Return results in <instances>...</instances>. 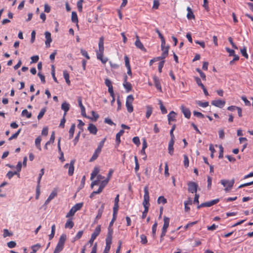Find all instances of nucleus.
I'll list each match as a JSON object with an SVG mask.
<instances>
[{
	"label": "nucleus",
	"instance_id": "37",
	"mask_svg": "<svg viewBox=\"0 0 253 253\" xmlns=\"http://www.w3.org/2000/svg\"><path fill=\"white\" fill-rule=\"evenodd\" d=\"M21 115L23 116H26L28 119L30 118L32 116L31 113L29 112L26 109L22 111Z\"/></svg>",
	"mask_w": 253,
	"mask_h": 253
},
{
	"label": "nucleus",
	"instance_id": "12",
	"mask_svg": "<svg viewBox=\"0 0 253 253\" xmlns=\"http://www.w3.org/2000/svg\"><path fill=\"white\" fill-rule=\"evenodd\" d=\"M45 37L46 39L45 44L46 46L48 47L50 46V43L52 42V39L51 38V34L49 32H45L44 33Z\"/></svg>",
	"mask_w": 253,
	"mask_h": 253
},
{
	"label": "nucleus",
	"instance_id": "16",
	"mask_svg": "<svg viewBox=\"0 0 253 253\" xmlns=\"http://www.w3.org/2000/svg\"><path fill=\"white\" fill-rule=\"evenodd\" d=\"M75 163V160H72L70 162V165L68 168V174L70 176H72L74 173Z\"/></svg>",
	"mask_w": 253,
	"mask_h": 253
},
{
	"label": "nucleus",
	"instance_id": "40",
	"mask_svg": "<svg viewBox=\"0 0 253 253\" xmlns=\"http://www.w3.org/2000/svg\"><path fill=\"white\" fill-rule=\"evenodd\" d=\"M41 246L39 244H36L32 247V253H35L41 248Z\"/></svg>",
	"mask_w": 253,
	"mask_h": 253
},
{
	"label": "nucleus",
	"instance_id": "13",
	"mask_svg": "<svg viewBox=\"0 0 253 253\" xmlns=\"http://www.w3.org/2000/svg\"><path fill=\"white\" fill-rule=\"evenodd\" d=\"M181 110L182 112L184 114L185 117H186L187 119H189L190 118L191 112L188 108H187L184 106H181Z\"/></svg>",
	"mask_w": 253,
	"mask_h": 253
},
{
	"label": "nucleus",
	"instance_id": "9",
	"mask_svg": "<svg viewBox=\"0 0 253 253\" xmlns=\"http://www.w3.org/2000/svg\"><path fill=\"white\" fill-rule=\"evenodd\" d=\"M211 103L212 105L221 108L224 106L225 101L221 100H215L212 101Z\"/></svg>",
	"mask_w": 253,
	"mask_h": 253
},
{
	"label": "nucleus",
	"instance_id": "43",
	"mask_svg": "<svg viewBox=\"0 0 253 253\" xmlns=\"http://www.w3.org/2000/svg\"><path fill=\"white\" fill-rule=\"evenodd\" d=\"M43 174H44V169H41V170L40 171V173H39V177H38V181H37L38 185H40L41 180V178Z\"/></svg>",
	"mask_w": 253,
	"mask_h": 253
},
{
	"label": "nucleus",
	"instance_id": "49",
	"mask_svg": "<svg viewBox=\"0 0 253 253\" xmlns=\"http://www.w3.org/2000/svg\"><path fill=\"white\" fill-rule=\"evenodd\" d=\"M195 80L198 86L201 88L204 87V85L202 83L201 80L199 77H195Z\"/></svg>",
	"mask_w": 253,
	"mask_h": 253
},
{
	"label": "nucleus",
	"instance_id": "19",
	"mask_svg": "<svg viewBox=\"0 0 253 253\" xmlns=\"http://www.w3.org/2000/svg\"><path fill=\"white\" fill-rule=\"evenodd\" d=\"M89 132L93 134H96L97 132V127L92 124H90L87 128Z\"/></svg>",
	"mask_w": 253,
	"mask_h": 253
},
{
	"label": "nucleus",
	"instance_id": "5",
	"mask_svg": "<svg viewBox=\"0 0 253 253\" xmlns=\"http://www.w3.org/2000/svg\"><path fill=\"white\" fill-rule=\"evenodd\" d=\"M144 200L143 202V205L144 207V208H146V207H148V209H149V191H148V188L147 186H145L144 188Z\"/></svg>",
	"mask_w": 253,
	"mask_h": 253
},
{
	"label": "nucleus",
	"instance_id": "23",
	"mask_svg": "<svg viewBox=\"0 0 253 253\" xmlns=\"http://www.w3.org/2000/svg\"><path fill=\"white\" fill-rule=\"evenodd\" d=\"M99 172V169L98 167H95L93 169V170L91 173L90 175V179L93 180L95 176L98 175V173Z\"/></svg>",
	"mask_w": 253,
	"mask_h": 253
},
{
	"label": "nucleus",
	"instance_id": "60",
	"mask_svg": "<svg viewBox=\"0 0 253 253\" xmlns=\"http://www.w3.org/2000/svg\"><path fill=\"white\" fill-rule=\"evenodd\" d=\"M132 141L134 144H135L137 146L139 145L140 143L139 138L137 136L134 137L132 139Z\"/></svg>",
	"mask_w": 253,
	"mask_h": 253
},
{
	"label": "nucleus",
	"instance_id": "24",
	"mask_svg": "<svg viewBox=\"0 0 253 253\" xmlns=\"http://www.w3.org/2000/svg\"><path fill=\"white\" fill-rule=\"evenodd\" d=\"M187 10L188 11L187 14V17L188 19H195V16L193 14V11L192 9L190 7H187Z\"/></svg>",
	"mask_w": 253,
	"mask_h": 253
},
{
	"label": "nucleus",
	"instance_id": "38",
	"mask_svg": "<svg viewBox=\"0 0 253 253\" xmlns=\"http://www.w3.org/2000/svg\"><path fill=\"white\" fill-rule=\"evenodd\" d=\"M196 104L198 105L199 106L205 108L209 106V102H202L201 101H197Z\"/></svg>",
	"mask_w": 253,
	"mask_h": 253
},
{
	"label": "nucleus",
	"instance_id": "41",
	"mask_svg": "<svg viewBox=\"0 0 253 253\" xmlns=\"http://www.w3.org/2000/svg\"><path fill=\"white\" fill-rule=\"evenodd\" d=\"M21 130V129H19L16 132H15L14 134H13L12 136H11L9 138V140H11L13 139H15L17 137V136L19 135V133H20Z\"/></svg>",
	"mask_w": 253,
	"mask_h": 253
},
{
	"label": "nucleus",
	"instance_id": "42",
	"mask_svg": "<svg viewBox=\"0 0 253 253\" xmlns=\"http://www.w3.org/2000/svg\"><path fill=\"white\" fill-rule=\"evenodd\" d=\"M196 71L199 73L201 77L202 78L203 81L206 80V76L205 73H204L200 69L197 68Z\"/></svg>",
	"mask_w": 253,
	"mask_h": 253
},
{
	"label": "nucleus",
	"instance_id": "33",
	"mask_svg": "<svg viewBox=\"0 0 253 253\" xmlns=\"http://www.w3.org/2000/svg\"><path fill=\"white\" fill-rule=\"evenodd\" d=\"M41 140H42V139L40 136L38 137L35 140L36 146L40 151L41 150V144H40Z\"/></svg>",
	"mask_w": 253,
	"mask_h": 253
},
{
	"label": "nucleus",
	"instance_id": "14",
	"mask_svg": "<svg viewBox=\"0 0 253 253\" xmlns=\"http://www.w3.org/2000/svg\"><path fill=\"white\" fill-rule=\"evenodd\" d=\"M174 143V139H170L169 143L168 151L170 155H172L173 154L174 149L173 145Z\"/></svg>",
	"mask_w": 253,
	"mask_h": 253
},
{
	"label": "nucleus",
	"instance_id": "31",
	"mask_svg": "<svg viewBox=\"0 0 253 253\" xmlns=\"http://www.w3.org/2000/svg\"><path fill=\"white\" fill-rule=\"evenodd\" d=\"M74 222L72 221L71 219H68L65 225V227L66 228L71 229L74 226Z\"/></svg>",
	"mask_w": 253,
	"mask_h": 253
},
{
	"label": "nucleus",
	"instance_id": "64",
	"mask_svg": "<svg viewBox=\"0 0 253 253\" xmlns=\"http://www.w3.org/2000/svg\"><path fill=\"white\" fill-rule=\"evenodd\" d=\"M83 206V203H79L78 204H76L74 206V208L78 211L80 210Z\"/></svg>",
	"mask_w": 253,
	"mask_h": 253
},
{
	"label": "nucleus",
	"instance_id": "25",
	"mask_svg": "<svg viewBox=\"0 0 253 253\" xmlns=\"http://www.w3.org/2000/svg\"><path fill=\"white\" fill-rule=\"evenodd\" d=\"M54 139H55V134H54V132L53 131L51 135L50 140L45 143V146H44V148L47 150L48 149L47 145H49L50 144V143H53Z\"/></svg>",
	"mask_w": 253,
	"mask_h": 253
},
{
	"label": "nucleus",
	"instance_id": "28",
	"mask_svg": "<svg viewBox=\"0 0 253 253\" xmlns=\"http://www.w3.org/2000/svg\"><path fill=\"white\" fill-rule=\"evenodd\" d=\"M75 127H76L75 124H73L71 126V127H70V128L69 129V139H71L73 138V137L74 136V133L75 132Z\"/></svg>",
	"mask_w": 253,
	"mask_h": 253
},
{
	"label": "nucleus",
	"instance_id": "61",
	"mask_svg": "<svg viewBox=\"0 0 253 253\" xmlns=\"http://www.w3.org/2000/svg\"><path fill=\"white\" fill-rule=\"evenodd\" d=\"M163 52L162 54H165L164 55L168 56L169 53V47H161Z\"/></svg>",
	"mask_w": 253,
	"mask_h": 253
},
{
	"label": "nucleus",
	"instance_id": "22",
	"mask_svg": "<svg viewBox=\"0 0 253 253\" xmlns=\"http://www.w3.org/2000/svg\"><path fill=\"white\" fill-rule=\"evenodd\" d=\"M124 132L125 131L123 129H121L118 133H117V134L116 135V142L117 145H119V144L120 143V142H121L120 137L122 135H123V134L124 133Z\"/></svg>",
	"mask_w": 253,
	"mask_h": 253
},
{
	"label": "nucleus",
	"instance_id": "35",
	"mask_svg": "<svg viewBox=\"0 0 253 253\" xmlns=\"http://www.w3.org/2000/svg\"><path fill=\"white\" fill-rule=\"evenodd\" d=\"M72 21L75 23L78 22V16L76 12L73 11L72 12Z\"/></svg>",
	"mask_w": 253,
	"mask_h": 253
},
{
	"label": "nucleus",
	"instance_id": "27",
	"mask_svg": "<svg viewBox=\"0 0 253 253\" xmlns=\"http://www.w3.org/2000/svg\"><path fill=\"white\" fill-rule=\"evenodd\" d=\"M153 111V108L152 107L148 105L146 106V117L147 119H149L150 116L151 115Z\"/></svg>",
	"mask_w": 253,
	"mask_h": 253
},
{
	"label": "nucleus",
	"instance_id": "20",
	"mask_svg": "<svg viewBox=\"0 0 253 253\" xmlns=\"http://www.w3.org/2000/svg\"><path fill=\"white\" fill-rule=\"evenodd\" d=\"M70 104L66 102H64L61 105V109L64 111V116H65L66 115L67 112L70 109Z\"/></svg>",
	"mask_w": 253,
	"mask_h": 253
},
{
	"label": "nucleus",
	"instance_id": "10",
	"mask_svg": "<svg viewBox=\"0 0 253 253\" xmlns=\"http://www.w3.org/2000/svg\"><path fill=\"white\" fill-rule=\"evenodd\" d=\"M78 102L79 104V106L81 108V114L83 116L86 117V113H85V109L84 106L82 104V99L81 97H79L78 98Z\"/></svg>",
	"mask_w": 253,
	"mask_h": 253
},
{
	"label": "nucleus",
	"instance_id": "62",
	"mask_svg": "<svg viewBox=\"0 0 253 253\" xmlns=\"http://www.w3.org/2000/svg\"><path fill=\"white\" fill-rule=\"evenodd\" d=\"M241 98H242V100L244 102L246 106H250L251 105L250 102L247 99L246 97L243 96H242Z\"/></svg>",
	"mask_w": 253,
	"mask_h": 253
},
{
	"label": "nucleus",
	"instance_id": "59",
	"mask_svg": "<svg viewBox=\"0 0 253 253\" xmlns=\"http://www.w3.org/2000/svg\"><path fill=\"white\" fill-rule=\"evenodd\" d=\"M119 207V204H114L113 207V214H117Z\"/></svg>",
	"mask_w": 253,
	"mask_h": 253
},
{
	"label": "nucleus",
	"instance_id": "52",
	"mask_svg": "<svg viewBox=\"0 0 253 253\" xmlns=\"http://www.w3.org/2000/svg\"><path fill=\"white\" fill-rule=\"evenodd\" d=\"M17 174V172H12L11 171H8L6 174V176L9 178L11 179L14 175H16Z\"/></svg>",
	"mask_w": 253,
	"mask_h": 253
},
{
	"label": "nucleus",
	"instance_id": "4",
	"mask_svg": "<svg viewBox=\"0 0 253 253\" xmlns=\"http://www.w3.org/2000/svg\"><path fill=\"white\" fill-rule=\"evenodd\" d=\"M234 182V179H232L231 180L226 179H222L220 180V183L225 187L224 190L226 192H228L232 188Z\"/></svg>",
	"mask_w": 253,
	"mask_h": 253
},
{
	"label": "nucleus",
	"instance_id": "26",
	"mask_svg": "<svg viewBox=\"0 0 253 253\" xmlns=\"http://www.w3.org/2000/svg\"><path fill=\"white\" fill-rule=\"evenodd\" d=\"M164 225L163 229H167L169 226V218L167 216L164 217Z\"/></svg>",
	"mask_w": 253,
	"mask_h": 253
},
{
	"label": "nucleus",
	"instance_id": "8",
	"mask_svg": "<svg viewBox=\"0 0 253 253\" xmlns=\"http://www.w3.org/2000/svg\"><path fill=\"white\" fill-rule=\"evenodd\" d=\"M104 209V204H103L97 211V214L95 218L94 223H96L97 221L101 217Z\"/></svg>",
	"mask_w": 253,
	"mask_h": 253
},
{
	"label": "nucleus",
	"instance_id": "54",
	"mask_svg": "<svg viewBox=\"0 0 253 253\" xmlns=\"http://www.w3.org/2000/svg\"><path fill=\"white\" fill-rule=\"evenodd\" d=\"M109 182V179H105L104 180H103L100 186H99V187L100 188H101L102 189H103L104 187L107 185V184L108 183V182Z\"/></svg>",
	"mask_w": 253,
	"mask_h": 253
},
{
	"label": "nucleus",
	"instance_id": "29",
	"mask_svg": "<svg viewBox=\"0 0 253 253\" xmlns=\"http://www.w3.org/2000/svg\"><path fill=\"white\" fill-rule=\"evenodd\" d=\"M63 76L66 83L68 85H69L70 84V81L69 80V74L66 70H64L63 71Z\"/></svg>",
	"mask_w": 253,
	"mask_h": 253
},
{
	"label": "nucleus",
	"instance_id": "39",
	"mask_svg": "<svg viewBox=\"0 0 253 253\" xmlns=\"http://www.w3.org/2000/svg\"><path fill=\"white\" fill-rule=\"evenodd\" d=\"M157 202L158 204L162 203L163 204H165L167 203V201L164 196H160L158 198Z\"/></svg>",
	"mask_w": 253,
	"mask_h": 253
},
{
	"label": "nucleus",
	"instance_id": "17",
	"mask_svg": "<svg viewBox=\"0 0 253 253\" xmlns=\"http://www.w3.org/2000/svg\"><path fill=\"white\" fill-rule=\"evenodd\" d=\"M153 81L156 87L158 90H159L160 91H162V87L160 83V81L159 79V78L156 77V76H154L153 77Z\"/></svg>",
	"mask_w": 253,
	"mask_h": 253
},
{
	"label": "nucleus",
	"instance_id": "36",
	"mask_svg": "<svg viewBox=\"0 0 253 253\" xmlns=\"http://www.w3.org/2000/svg\"><path fill=\"white\" fill-rule=\"evenodd\" d=\"M159 105L160 106V109L163 114H165L167 113V110L165 107L163 105V102L161 100H159Z\"/></svg>",
	"mask_w": 253,
	"mask_h": 253
},
{
	"label": "nucleus",
	"instance_id": "47",
	"mask_svg": "<svg viewBox=\"0 0 253 253\" xmlns=\"http://www.w3.org/2000/svg\"><path fill=\"white\" fill-rule=\"evenodd\" d=\"M81 53L82 54V55L85 57L87 60H89L90 59V57L88 55L87 52L85 50H84V49H81Z\"/></svg>",
	"mask_w": 253,
	"mask_h": 253
},
{
	"label": "nucleus",
	"instance_id": "7",
	"mask_svg": "<svg viewBox=\"0 0 253 253\" xmlns=\"http://www.w3.org/2000/svg\"><path fill=\"white\" fill-rule=\"evenodd\" d=\"M188 185V190L189 192L192 193H196L197 191V188L198 187V184L192 181H189L187 183Z\"/></svg>",
	"mask_w": 253,
	"mask_h": 253
},
{
	"label": "nucleus",
	"instance_id": "30",
	"mask_svg": "<svg viewBox=\"0 0 253 253\" xmlns=\"http://www.w3.org/2000/svg\"><path fill=\"white\" fill-rule=\"evenodd\" d=\"M184 209L186 211H188L190 210V207H188V205L192 204V200L190 198H189L188 201H185L184 203Z\"/></svg>",
	"mask_w": 253,
	"mask_h": 253
},
{
	"label": "nucleus",
	"instance_id": "56",
	"mask_svg": "<svg viewBox=\"0 0 253 253\" xmlns=\"http://www.w3.org/2000/svg\"><path fill=\"white\" fill-rule=\"evenodd\" d=\"M193 114L195 116L200 118H204V115L201 113V112H197V111H194Z\"/></svg>",
	"mask_w": 253,
	"mask_h": 253
},
{
	"label": "nucleus",
	"instance_id": "57",
	"mask_svg": "<svg viewBox=\"0 0 253 253\" xmlns=\"http://www.w3.org/2000/svg\"><path fill=\"white\" fill-rule=\"evenodd\" d=\"M157 223L156 222L152 226V235L155 237L157 230Z\"/></svg>",
	"mask_w": 253,
	"mask_h": 253
},
{
	"label": "nucleus",
	"instance_id": "2",
	"mask_svg": "<svg viewBox=\"0 0 253 253\" xmlns=\"http://www.w3.org/2000/svg\"><path fill=\"white\" fill-rule=\"evenodd\" d=\"M105 141L106 138H104L99 142L97 146V148L95 150L92 156L91 157L89 160V162H93L97 158L99 154L101 153V149L104 146Z\"/></svg>",
	"mask_w": 253,
	"mask_h": 253
},
{
	"label": "nucleus",
	"instance_id": "18",
	"mask_svg": "<svg viewBox=\"0 0 253 253\" xmlns=\"http://www.w3.org/2000/svg\"><path fill=\"white\" fill-rule=\"evenodd\" d=\"M57 195V192L55 190L52 191V192L50 193L49 197L45 201L44 203V205H47L48 203L52 200L53 198H54Z\"/></svg>",
	"mask_w": 253,
	"mask_h": 253
},
{
	"label": "nucleus",
	"instance_id": "63",
	"mask_svg": "<svg viewBox=\"0 0 253 253\" xmlns=\"http://www.w3.org/2000/svg\"><path fill=\"white\" fill-rule=\"evenodd\" d=\"M16 245V244L14 241H10L7 243V246L10 249L14 248Z\"/></svg>",
	"mask_w": 253,
	"mask_h": 253
},
{
	"label": "nucleus",
	"instance_id": "1",
	"mask_svg": "<svg viewBox=\"0 0 253 253\" xmlns=\"http://www.w3.org/2000/svg\"><path fill=\"white\" fill-rule=\"evenodd\" d=\"M104 50V38L101 37L99 38L98 43V50L96 51L97 58L100 60L101 62L105 64L107 62L108 59L106 57H103V53Z\"/></svg>",
	"mask_w": 253,
	"mask_h": 253
},
{
	"label": "nucleus",
	"instance_id": "32",
	"mask_svg": "<svg viewBox=\"0 0 253 253\" xmlns=\"http://www.w3.org/2000/svg\"><path fill=\"white\" fill-rule=\"evenodd\" d=\"M219 200L218 199H216L212 200L211 201L206 202L207 207H211V206L217 204L219 202Z\"/></svg>",
	"mask_w": 253,
	"mask_h": 253
},
{
	"label": "nucleus",
	"instance_id": "46",
	"mask_svg": "<svg viewBox=\"0 0 253 253\" xmlns=\"http://www.w3.org/2000/svg\"><path fill=\"white\" fill-rule=\"evenodd\" d=\"M46 111V109L45 108H42V110L40 111L38 116V120H40L41 119L43 116L44 115L45 112Z\"/></svg>",
	"mask_w": 253,
	"mask_h": 253
},
{
	"label": "nucleus",
	"instance_id": "50",
	"mask_svg": "<svg viewBox=\"0 0 253 253\" xmlns=\"http://www.w3.org/2000/svg\"><path fill=\"white\" fill-rule=\"evenodd\" d=\"M184 165L186 168L189 166V159L186 155H184Z\"/></svg>",
	"mask_w": 253,
	"mask_h": 253
},
{
	"label": "nucleus",
	"instance_id": "6",
	"mask_svg": "<svg viewBox=\"0 0 253 253\" xmlns=\"http://www.w3.org/2000/svg\"><path fill=\"white\" fill-rule=\"evenodd\" d=\"M101 231V225H98L95 229L94 232L91 234V238L89 241V243L91 245L93 243L96 238L99 235Z\"/></svg>",
	"mask_w": 253,
	"mask_h": 253
},
{
	"label": "nucleus",
	"instance_id": "15",
	"mask_svg": "<svg viewBox=\"0 0 253 253\" xmlns=\"http://www.w3.org/2000/svg\"><path fill=\"white\" fill-rule=\"evenodd\" d=\"M135 45L137 48L140 49L141 50L144 51H146V48L144 47L142 43L140 42L139 37L137 36H136V40L135 42Z\"/></svg>",
	"mask_w": 253,
	"mask_h": 253
},
{
	"label": "nucleus",
	"instance_id": "53",
	"mask_svg": "<svg viewBox=\"0 0 253 253\" xmlns=\"http://www.w3.org/2000/svg\"><path fill=\"white\" fill-rule=\"evenodd\" d=\"M125 62V65L126 67L127 68H130V65L129 64V60L127 56L125 55L124 57Z\"/></svg>",
	"mask_w": 253,
	"mask_h": 253
},
{
	"label": "nucleus",
	"instance_id": "48",
	"mask_svg": "<svg viewBox=\"0 0 253 253\" xmlns=\"http://www.w3.org/2000/svg\"><path fill=\"white\" fill-rule=\"evenodd\" d=\"M84 231H80L78 232L76 236L74 237V241L78 240L79 239H80L83 234Z\"/></svg>",
	"mask_w": 253,
	"mask_h": 253
},
{
	"label": "nucleus",
	"instance_id": "21",
	"mask_svg": "<svg viewBox=\"0 0 253 253\" xmlns=\"http://www.w3.org/2000/svg\"><path fill=\"white\" fill-rule=\"evenodd\" d=\"M176 114L173 111H171L168 115V119L169 124L170 122H173L175 121V118H176Z\"/></svg>",
	"mask_w": 253,
	"mask_h": 253
},
{
	"label": "nucleus",
	"instance_id": "58",
	"mask_svg": "<svg viewBox=\"0 0 253 253\" xmlns=\"http://www.w3.org/2000/svg\"><path fill=\"white\" fill-rule=\"evenodd\" d=\"M112 237H107L105 240L106 246H110L112 243Z\"/></svg>",
	"mask_w": 253,
	"mask_h": 253
},
{
	"label": "nucleus",
	"instance_id": "11",
	"mask_svg": "<svg viewBox=\"0 0 253 253\" xmlns=\"http://www.w3.org/2000/svg\"><path fill=\"white\" fill-rule=\"evenodd\" d=\"M127 76H126L124 79L123 86L124 88L126 89V91L127 92H128L131 90L132 85L130 83L127 82Z\"/></svg>",
	"mask_w": 253,
	"mask_h": 253
},
{
	"label": "nucleus",
	"instance_id": "34",
	"mask_svg": "<svg viewBox=\"0 0 253 253\" xmlns=\"http://www.w3.org/2000/svg\"><path fill=\"white\" fill-rule=\"evenodd\" d=\"M55 228H56V227H55V224H53V225H52L51 233L49 235V240H51L53 238V237H54V236L55 235Z\"/></svg>",
	"mask_w": 253,
	"mask_h": 253
},
{
	"label": "nucleus",
	"instance_id": "45",
	"mask_svg": "<svg viewBox=\"0 0 253 253\" xmlns=\"http://www.w3.org/2000/svg\"><path fill=\"white\" fill-rule=\"evenodd\" d=\"M140 239H141V244L145 245L147 243V239L146 236L145 235H144V234L141 235Z\"/></svg>",
	"mask_w": 253,
	"mask_h": 253
},
{
	"label": "nucleus",
	"instance_id": "51",
	"mask_svg": "<svg viewBox=\"0 0 253 253\" xmlns=\"http://www.w3.org/2000/svg\"><path fill=\"white\" fill-rule=\"evenodd\" d=\"M133 100H134V98H133V95H129L126 98V103H128L129 104H132Z\"/></svg>",
	"mask_w": 253,
	"mask_h": 253
},
{
	"label": "nucleus",
	"instance_id": "44",
	"mask_svg": "<svg viewBox=\"0 0 253 253\" xmlns=\"http://www.w3.org/2000/svg\"><path fill=\"white\" fill-rule=\"evenodd\" d=\"M126 106L127 110L129 113L132 112V111L133 110V108L132 104H129L128 103H126Z\"/></svg>",
	"mask_w": 253,
	"mask_h": 253
},
{
	"label": "nucleus",
	"instance_id": "55",
	"mask_svg": "<svg viewBox=\"0 0 253 253\" xmlns=\"http://www.w3.org/2000/svg\"><path fill=\"white\" fill-rule=\"evenodd\" d=\"M83 0H80L77 2V7L78 10L80 12H81L82 11L83 7H82V3H83Z\"/></svg>",
	"mask_w": 253,
	"mask_h": 253
},
{
	"label": "nucleus",
	"instance_id": "3",
	"mask_svg": "<svg viewBox=\"0 0 253 253\" xmlns=\"http://www.w3.org/2000/svg\"><path fill=\"white\" fill-rule=\"evenodd\" d=\"M66 240V235L62 234L60 236L58 243L55 247L54 251L59 253L62 251L64 244Z\"/></svg>",
	"mask_w": 253,
	"mask_h": 253
}]
</instances>
